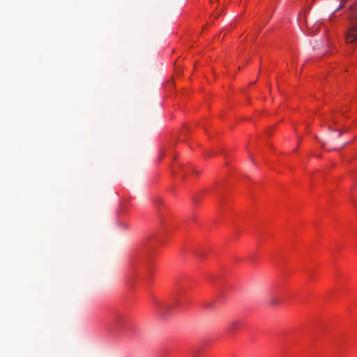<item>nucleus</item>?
Listing matches in <instances>:
<instances>
[{"mask_svg":"<svg viewBox=\"0 0 357 357\" xmlns=\"http://www.w3.org/2000/svg\"><path fill=\"white\" fill-rule=\"evenodd\" d=\"M157 315L165 318L169 312L172 310V306L167 303H159L156 305Z\"/></svg>","mask_w":357,"mask_h":357,"instance_id":"obj_2","label":"nucleus"},{"mask_svg":"<svg viewBox=\"0 0 357 357\" xmlns=\"http://www.w3.org/2000/svg\"><path fill=\"white\" fill-rule=\"evenodd\" d=\"M350 26L345 33L347 43H351L357 42V17L349 16Z\"/></svg>","mask_w":357,"mask_h":357,"instance_id":"obj_1","label":"nucleus"},{"mask_svg":"<svg viewBox=\"0 0 357 357\" xmlns=\"http://www.w3.org/2000/svg\"><path fill=\"white\" fill-rule=\"evenodd\" d=\"M268 304L271 305H276L280 303L281 300L277 296H271L268 299Z\"/></svg>","mask_w":357,"mask_h":357,"instance_id":"obj_3","label":"nucleus"},{"mask_svg":"<svg viewBox=\"0 0 357 357\" xmlns=\"http://www.w3.org/2000/svg\"><path fill=\"white\" fill-rule=\"evenodd\" d=\"M342 131H340V135H341L342 134Z\"/></svg>","mask_w":357,"mask_h":357,"instance_id":"obj_5","label":"nucleus"},{"mask_svg":"<svg viewBox=\"0 0 357 357\" xmlns=\"http://www.w3.org/2000/svg\"><path fill=\"white\" fill-rule=\"evenodd\" d=\"M238 323L236 321H234L230 324V325L228 327V331L230 332H233L235 329V328L237 326Z\"/></svg>","mask_w":357,"mask_h":357,"instance_id":"obj_4","label":"nucleus"}]
</instances>
